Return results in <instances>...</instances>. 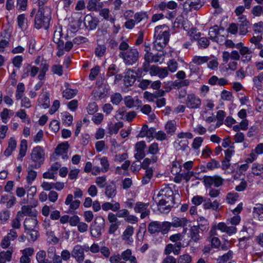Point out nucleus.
Listing matches in <instances>:
<instances>
[{
	"label": "nucleus",
	"mask_w": 263,
	"mask_h": 263,
	"mask_svg": "<svg viewBox=\"0 0 263 263\" xmlns=\"http://www.w3.org/2000/svg\"><path fill=\"white\" fill-rule=\"evenodd\" d=\"M153 199L157 202L159 211L162 213H167L176 203L174 200V192L170 187L165 186L161 188Z\"/></svg>",
	"instance_id": "obj_1"
},
{
	"label": "nucleus",
	"mask_w": 263,
	"mask_h": 263,
	"mask_svg": "<svg viewBox=\"0 0 263 263\" xmlns=\"http://www.w3.org/2000/svg\"><path fill=\"white\" fill-rule=\"evenodd\" d=\"M170 37V28L167 26L163 25L156 27L153 49L156 51H163V49L168 43Z\"/></svg>",
	"instance_id": "obj_2"
},
{
	"label": "nucleus",
	"mask_w": 263,
	"mask_h": 263,
	"mask_svg": "<svg viewBox=\"0 0 263 263\" xmlns=\"http://www.w3.org/2000/svg\"><path fill=\"white\" fill-rule=\"evenodd\" d=\"M51 9L48 7L40 8L35 18V27L36 29H47L51 18Z\"/></svg>",
	"instance_id": "obj_3"
},
{
	"label": "nucleus",
	"mask_w": 263,
	"mask_h": 263,
	"mask_svg": "<svg viewBox=\"0 0 263 263\" xmlns=\"http://www.w3.org/2000/svg\"><path fill=\"white\" fill-rule=\"evenodd\" d=\"M119 57L122 58L126 66L136 64L139 59V52L135 48H130L126 51H120Z\"/></svg>",
	"instance_id": "obj_4"
},
{
	"label": "nucleus",
	"mask_w": 263,
	"mask_h": 263,
	"mask_svg": "<svg viewBox=\"0 0 263 263\" xmlns=\"http://www.w3.org/2000/svg\"><path fill=\"white\" fill-rule=\"evenodd\" d=\"M171 228V222L157 221L150 222L148 226V231L152 234L161 232L163 234L167 233Z\"/></svg>",
	"instance_id": "obj_5"
},
{
	"label": "nucleus",
	"mask_w": 263,
	"mask_h": 263,
	"mask_svg": "<svg viewBox=\"0 0 263 263\" xmlns=\"http://www.w3.org/2000/svg\"><path fill=\"white\" fill-rule=\"evenodd\" d=\"M63 36L62 34V28L59 27L57 28L54 31L53 36V41L57 43L59 48H63L66 51H69L73 47V44L71 42H67L65 44L62 40Z\"/></svg>",
	"instance_id": "obj_6"
},
{
	"label": "nucleus",
	"mask_w": 263,
	"mask_h": 263,
	"mask_svg": "<svg viewBox=\"0 0 263 263\" xmlns=\"http://www.w3.org/2000/svg\"><path fill=\"white\" fill-rule=\"evenodd\" d=\"M31 159L35 163L34 167H39L44 162L45 159V153L44 150L40 146L34 147L31 153Z\"/></svg>",
	"instance_id": "obj_7"
},
{
	"label": "nucleus",
	"mask_w": 263,
	"mask_h": 263,
	"mask_svg": "<svg viewBox=\"0 0 263 263\" xmlns=\"http://www.w3.org/2000/svg\"><path fill=\"white\" fill-rule=\"evenodd\" d=\"M157 51L156 53H153L152 52L145 53L144 55V60L152 63L158 62L161 63L164 60L166 52L161 50Z\"/></svg>",
	"instance_id": "obj_8"
},
{
	"label": "nucleus",
	"mask_w": 263,
	"mask_h": 263,
	"mask_svg": "<svg viewBox=\"0 0 263 263\" xmlns=\"http://www.w3.org/2000/svg\"><path fill=\"white\" fill-rule=\"evenodd\" d=\"M146 148V144L144 141L137 142L135 145L134 157L138 161L143 159L146 155L145 149Z\"/></svg>",
	"instance_id": "obj_9"
},
{
	"label": "nucleus",
	"mask_w": 263,
	"mask_h": 263,
	"mask_svg": "<svg viewBox=\"0 0 263 263\" xmlns=\"http://www.w3.org/2000/svg\"><path fill=\"white\" fill-rule=\"evenodd\" d=\"M149 203L137 202L134 207V211L136 213H140V218L143 219L150 214V210L148 209Z\"/></svg>",
	"instance_id": "obj_10"
},
{
	"label": "nucleus",
	"mask_w": 263,
	"mask_h": 263,
	"mask_svg": "<svg viewBox=\"0 0 263 263\" xmlns=\"http://www.w3.org/2000/svg\"><path fill=\"white\" fill-rule=\"evenodd\" d=\"M201 104V99L195 95L189 94L186 100L187 107L190 109H197L200 108Z\"/></svg>",
	"instance_id": "obj_11"
},
{
	"label": "nucleus",
	"mask_w": 263,
	"mask_h": 263,
	"mask_svg": "<svg viewBox=\"0 0 263 263\" xmlns=\"http://www.w3.org/2000/svg\"><path fill=\"white\" fill-rule=\"evenodd\" d=\"M204 183L206 187H211L212 185L219 187L223 184V179L219 176H207L204 178Z\"/></svg>",
	"instance_id": "obj_12"
},
{
	"label": "nucleus",
	"mask_w": 263,
	"mask_h": 263,
	"mask_svg": "<svg viewBox=\"0 0 263 263\" xmlns=\"http://www.w3.org/2000/svg\"><path fill=\"white\" fill-rule=\"evenodd\" d=\"M190 221L186 218H178L175 217L172 219V222L171 223V227L177 228L183 227V231L182 234H185L187 230V224Z\"/></svg>",
	"instance_id": "obj_13"
},
{
	"label": "nucleus",
	"mask_w": 263,
	"mask_h": 263,
	"mask_svg": "<svg viewBox=\"0 0 263 263\" xmlns=\"http://www.w3.org/2000/svg\"><path fill=\"white\" fill-rule=\"evenodd\" d=\"M69 147V145L67 142L59 144L55 150V154L58 157H61L62 159H66L68 158L67 153Z\"/></svg>",
	"instance_id": "obj_14"
},
{
	"label": "nucleus",
	"mask_w": 263,
	"mask_h": 263,
	"mask_svg": "<svg viewBox=\"0 0 263 263\" xmlns=\"http://www.w3.org/2000/svg\"><path fill=\"white\" fill-rule=\"evenodd\" d=\"M71 255L77 261L82 262L84 259V249L81 246L77 245L73 248Z\"/></svg>",
	"instance_id": "obj_15"
},
{
	"label": "nucleus",
	"mask_w": 263,
	"mask_h": 263,
	"mask_svg": "<svg viewBox=\"0 0 263 263\" xmlns=\"http://www.w3.org/2000/svg\"><path fill=\"white\" fill-rule=\"evenodd\" d=\"M183 6L184 10L190 11L199 9L202 5L200 0H187Z\"/></svg>",
	"instance_id": "obj_16"
},
{
	"label": "nucleus",
	"mask_w": 263,
	"mask_h": 263,
	"mask_svg": "<svg viewBox=\"0 0 263 263\" xmlns=\"http://www.w3.org/2000/svg\"><path fill=\"white\" fill-rule=\"evenodd\" d=\"M124 104L126 107L131 108L135 107H139L142 105V102L137 98L134 100L131 96H126L124 99Z\"/></svg>",
	"instance_id": "obj_17"
},
{
	"label": "nucleus",
	"mask_w": 263,
	"mask_h": 263,
	"mask_svg": "<svg viewBox=\"0 0 263 263\" xmlns=\"http://www.w3.org/2000/svg\"><path fill=\"white\" fill-rule=\"evenodd\" d=\"M65 204L69 206L70 210L77 209L80 205V201L78 200H73V196L72 194H68L65 200Z\"/></svg>",
	"instance_id": "obj_18"
},
{
	"label": "nucleus",
	"mask_w": 263,
	"mask_h": 263,
	"mask_svg": "<svg viewBox=\"0 0 263 263\" xmlns=\"http://www.w3.org/2000/svg\"><path fill=\"white\" fill-rule=\"evenodd\" d=\"M37 224L36 216H32L26 218L24 221L25 231L34 229Z\"/></svg>",
	"instance_id": "obj_19"
},
{
	"label": "nucleus",
	"mask_w": 263,
	"mask_h": 263,
	"mask_svg": "<svg viewBox=\"0 0 263 263\" xmlns=\"http://www.w3.org/2000/svg\"><path fill=\"white\" fill-rule=\"evenodd\" d=\"M18 217H23L24 215H28V217L37 215V211L29 206H23L21 211L18 213Z\"/></svg>",
	"instance_id": "obj_20"
},
{
	"label": "nucleus",
	"mask_w": 263,
	"mask_h": 263,
	"mask_svg": "<svg viewBox=\"0 0 263 263\" xmlns=\"http://www.w3.org/2000/svg\"><path fill=\"white\" fill-rule=\"evenodd\" d=\"M16 140L14 137H11L8 140V147L4 152L5 156L7 157L10 156L16 149Z\"/></svg>",
	"instance_id": "obj_21"
},
{
	"label": "nucleus",
	"mask_w": 263,
	"mask_h": 263,
	"mask_svg": "<svg viewBox=\"0 0 263 263\" xmlns=\"http://www.w3.org/2000/svg\"><path fill=\"white\" fill-rule=\"evenodd\" d=\"M38 105L44 108H47L49 105V95L47 92H43L38 99Z\"/></svg>",
	"instance_id": "obj_22"
},
{
	"label": "nucleus",
	"mask_w": 263,
	"mask_h": 263,
	"mask_svg": "<svg viewBox=\"0 0 263 263\" xmlns=\"http://www.w3.org/2000/svg\"><path fill=\"white\" fill-rule=\"evenodd\" d=\"M190 234L191 239L189 242L192 240L196 242H198L200 237L199 227L197 226L192 227L190 229Z\"/></svg>",
	"instance_id": "obj_23"
},
{
	"label": "nucleus",
	"mask_w": 263,
	"mask_h": 263,
	"mask_svg": "<svg viewBox=\"0 0 263 263\" xmlns=\"http://www.w3.org/2000/svg\"><path fill=\"white\" fill-rule=\"evenodd\" d=\"M253 215L254 218L263 221V206L261 204H257L253 208Z\"/></svg>",
	"instance_id": "obj_24"
},
{
	"label": "nucleus",
	"mask_w": 263,
	"mask_h": 263,
	"mask_svg": "<svg viewBox=\"0 0 263 263\" xmlns=\"http://www.w3.org/2000/svg\"><path fill=\"white\" fill-rule=\"evenodd\" d=\"M13 114L14 112L13 110L7 108L3 109L0 114L2 122L4 123H7Z\"/></svg>",
	"instance_id": "obj_25"
},
{
	"label": "nucleus",
	"mask_w": 263,
	"mask_h": 263,
	"mask_svg": "<svg viewBox=\"0 0 263 263\" xmlns=\"http://www.w3.org/2000/svg\"><path fill=\"white\" fill-rule=\"evenodd\" d=\"M159 144L156 142H153L147 147L146 155H152V156L158 157L157 155L159 152Z\"/></svg>",
	"instance_id": "obj_26"
},
{
	"label": "nucleus",
	"mask_w": 263,
	"mask_h": 263,
	"mask_svg": "<svg viewBox=\"0 0 263 263\" xmlns=\"http://www.w3.org/2000/svg\"><path fill=\"white\" fill-rule=\"evenodd\" d=\"M153 176V169L149 167L147 170H145V174L143 176L141 183L143 185L147 184L151 181Z\"/></svg>",
	"instance_id": "obj_27"
},
{
	"label": "nucleus",
	"mask_w": 263,
	"mask_h": 263,
	"mask_svg": "<svg viewBox=\"0 0 263 263\" xmlns=\"http://www.w3.org/2000/svg\"><path fill=\"white\" fill-rule=\"evenodd\" d=\"M13 251L8 250L0 252V263H6L11 261Z\"/></svg>",
	"instance_id": "obj_28"
},
{
	"label": "nucleus",
	"mask_w": 263,
	"mask_h": 263,
	"mask_svg": "<svg viewBox=\"0 0 263 263\" xmlns=\"http://www.w3.org/2000/svg\"><path fill=\"white\" fill-rule=\"evenodd\" d=\"M128 39L122 35L118 37V42L120 43L119 48L121 51H126L129 49V45L127 43Z\"/></svg>",
	"instance_id": "obj_29"
},
{
	"label": "nucleus",
	"mask_w": 263,
	"mask_h": 263,
	"mask_svg": "<svg viewBox=\"0 0 263 263\" xmlns=\"http://www.w3.org/2000/svg\"><path fill=\"white\" fill-rule=\"evenodd\" d=\"M134 234V228L133 226H128L122 234V239L125 240H128L130 242H133V239L130 240V238Z\"/></svg>",
	"instance_id": "obj_30"
},
{
	"label": "nucleus",
	"mask_w": 263,
	"mask_h": 263,
	"mask_svg": "<svg viewBox=\"0 0 263 263\" xmlns=\"http://www.w3.org/2000/svg\"><path fill=\"white\" fill-rule=\"evenodd\" d=\"M61 116L63 124L65 126H69L72 124L73 117L69 113L64 112L61 114Z\"/></svg>",
	"instance_id": "obj_31"
},
{
	"label": "nucleus",
	"mask_w": 263,
	"mask_h": 263,
	"mask_svg": "<svg viewBox=\"0 0 263 263\" xmlns=\"http://www.w3.org/2000/svg\"><path fill=\"white\" fill-rule=\"evenodd\" d=\"M27 149V141L25 139L21 140L20 145L19 158L22 159L26 155Z\"/></svg>",
	"instance_id": "obj_32"
},
{
	"label": "nucleus",
	"mask_w": 263,
	"mask_h": 263,
	"mask_svg": "<svg viewBox=\"0 0 263 263\" xmlns=\"http://www.w3.org/2000/svg\"><path fill=\"white\" fill-rule=\"evenodd\" d=\"M158 159V157H155V156H152L150 158H145L143 162H142L141 164V167L144 170H147L150 167H149V165L152 163H156Z\"/></svg>",
	"instance_id": "obj_33"
},
{
	"label": "nucleus",
	"mask_w": 263,
	"mask_h": 263,
	"mask_svg": "<svg viewBox=\"0 0 263 263\" xmlns=\"http://www.w3.org/2000/svg\"><path fill=\"white\" fill-rule=\"evenodd\" d=\"M131 256H132V251L127 249L123 251L121 255L119 254H116V261L121 259L127 261L130 258Z\"/></svg>",
	"instance_id": "obj_34"
},
{
	"label": "nucleus",
	"mask_w": 263,
	"mask_h": 263,
	"mask_svg": "<svg viewBox=\"0 0 263 263\" xmlns=\"http://www.w3.org/2000/svg\"><path fill=\"white\" fill-rule=\"evenodd\" d=\"M16 116L20 118L24 122L28 124L31 123V120L24 109H21L18 110L16 112Z\"/></svg>",
	"instance_id": "obj_35"
},
{
	"label": "nucleus",
	"mask_w": 263,
	"mask_h": 263,
	"mask_svg": "<svg viewBox=\"0 0 263 263\" xmlns=\"http://www.w3.org/2000/svg\"><path fill=\"white\" fill-rule=\"evenodd\" d=\"M252 172L256 176L263 175V164L254 163L252 164Z\"/></svg>",
	"instance_id": "obj_36"
},
{
	"label": "nucleus",
	"mask_w": 263,
	"mask_h": 263,
	"mask_svg": "<svg viewBox=\"0 0 263 263\" xmlns=\"http://www.w3.org/2000/svg\"><path fill=\"white\" fill-rule=\"evenodd\" d=\"M219 34V30L216 26L210 28L209 31V38L214 41L218 42L219 37L218 34Z\"/></svg>",
	"instance_id": "obj_37"
},
{
	"label": "nucleus",
	"mask_w": 263,
	"mask_h": 263,
	"mask_svg": "<svg viewBox=\"0 0 263 263\" xmlns=\"http://www.w3.org/2000/svg\"><path fill=\"white\" fill-rule=\"evenodd\" d=\"M46 254L45 251L41 250L39 251L36 256V260L39 263H51L46 258Z\"/></svg>",
	"instance_id": "obj_38"
},
{
	"label": "nucleus",
	"mask_w": 263,
	"mask_h": 263,
	"mask_svg": "<svg viewBox=\"0 0 263 263\" xmlns=\"http://www.w3.org/2000/svg\"><path fill=\"white\" fill-rule=\"evenodd\" d=\"M25 232L27 235L28 240L30 242H34L39 237L38 232L34 229L25 231Z\"/></svg>",
	"instance_id": "obj_39"
},
{
	"label": "nucleus",
	"mask_w": 263,
	"mask_h": 263,
	"mask_svg": "<svg viewBox=\"0 0 263 263\" xmlns=\"http://www.w3.org/2000/svg\"><path fill=\"white\" fill-rule=\"evenodd\" d=\"M136 76L130 73H127L124 77L123 81L125 85L132 86L136 81Z\"/></svg>",
	"instance_id": "obj_40"
},
{
	"label": "nucleus",
	"mask_w": 263,
	"mask_h": 263,
	"mask_svg": "<svg viewBox=\"0 0 263 263\" xmlns=\"http://www.w3.org/2000/svg\"><path fill=\"white\" fill-rule=\"evenodd\" d=\"M25 91V85L23 83H19L17 86V89L15 92V98L16 100L21 99L24 95Z\"/></svg>",
	"instance_id": "obj_41"
},
{
	"label": "nucleus",
	"mask_w": 263,
	"mask_h": 263,
	"mask_svg": "<svg viewBox=\"0 0 263 263\" xmlns=\"http://www.w3.org/2000/svg\"><path fill=\"white\" fill-rule=\"evenodd\" d=\"M77 91L71 88H66L63 92V97L66 99H70L73 98L77 94Z\"/></svg>",
	"instance_id": "obj_42"
},
{
	"label": "nucleus",
	"mask_w": 263,
	"mask_h": 263,
	"mask_svg": "<svg viewBox=\"0 0 263 263\" xmlns=\"http://www.w3.org/2000/svg\"><path fill=\"white\" fill-rule=\"evenodd\" d=\"M108 219L110 223L109 232L114 233L115 232V215L112 213H109L108 216Z\"/></svg>",
	"instance_id": "obj_43"
},
{
	"label": "nucleus",
	"mask_w": 263,
	"mask_h": 263,
	"mask_svg": "<svg viewBox=\"0 0 263 263\" xmlns=\"http://www.w3.org/2000/svg\"><path fill=\"white\" fill-rule=\"evenodd\" d=\"M165 128L168 134L174 133L176 129L175 122L174 121H168L165 125Z\"/></svg>",
	"instance_id": "obj_44"
},
{
	"label": "nucleus",
	"mask_w": 263,
	"mask_h": 263,
	"mask_svg": "<svg viewBox=\"0 0 263 263\" xmlns=\"http://www.w3.org/2000/svg\"><path fill=\"white\" fill-rule=\"evenodd\" d=\"M220 165L219 162L214 159H212L206 164V168L209 170H213L215 168L220 167Z\"/></svg>",
	"instance_id": "obj_45"
},
{
	"label": "nucleus",
	"mask_w": 263,
	"mask_h": 263,
	"mask_svg": "<svg viewBox=\"0 0 263 263\" xmlns=\"http://www.w3.org/2000/svg\"><path fill=\"white\" fill-rule=\"evenodd\" d=\"M130 165V161L129 160H126L122 165L121 166L116 167V173H121V168L123 170V174L126 175L127 172V168Z\"/></svg>",
	"instance_id": "obj_46"
},
{
	"label": "nucleus",
	"mask_w": 263,
	"mask_h": 263,
	"mask_svg": "<svg viewBox=\"0 0 263 263\" xmlns=\"http://www.w3.org/2000/svg\"><path fill=\"white\" fill-rule=\"evenodd\" d=\"M17 24L19 27L22 29L24 30L26 28L27 22L26 18L23 14H21L17 17Z\"/></svg>",
	"instance_id": "obj_47"
},
{
	"label": "nucleus",
	"mask_w": 263,
	"mask_h": 263,
	"mask_svg": "<svg viewBox=\"0 0 263 263\" xmlns=\"http://www.w3.org/2000/svg\"><path fill=\"white\" fill-rule=\"evenodd\" d=\"M239 197L237 193H229L227 196V201L230 204H234Z\"/></svg>",
	"instance_id": "obj_48"
},
{
	"label": "nucleus",
	"mask_w": 263,
	"mask_h": 263,
	"mask_svg": "<svg viewBox=\"0 0 263 263\" xmlns=\"http://www.w3.org/2000/svg\"><path fill=\"white\" fill-rule=\"evenodd\" d=\"M209 58L208 57H199L196 56L194 57L192 61L194 63L197 64L198 65H201L208 61Z\"/></svg>",
	"instance_id": "obj_49"
},
{
	"label": "nucleus",
	"mask_w": 263,
	"mask_h": 263,
	"mask_svg": "<svg viewBox=\"0 0 263 263\" xmlns=\"http://www.w3.org/2000/svg\"><path fill=\"white\" fill-rule=\"evenodd\" d=\"M249 22H245L242 24L240 23L239 24L240 34L241 35L246 34L248 32V28L249 27Z\"/></svg>",
	"instance_id": "obj_50"
},
{
	"label": "nucleus",
	"mask_w": 263,
	"mask_h": 263,
	"mask_svg": "<svg viewBox=\"0 0 263 263\" xmlns=\"http://www.w3.org/2000/svg\"><path fill=\"white\" fill-rule=\"evenodd\" d=\"M203 138L200 137H196L192 144V148L195 149H198L201 146L203 142Z\"/></svg>",
	"instance_id": "obj_51"
},
{
	"label": "nucleus",
	"mask_w": 263,
	"mask_h": 263,
	"mask_svg": "<svg viewBox=\"0 0 263 263\" xmlns=\"http://www.w3.org/2000/svg\"><path fill=\"white\" fill-rule=\"evenodd\" d=\"M36 177V172L32 170H29L28 171V174L26 177V179L29 183H32Z\"/></svg>",
	"instance_id": "obj_52"
},
{
	"label": "nucleus",
	"mask_w": 263,
	"mask_h": 263,
	"mask_svg": "<svg viewBox=\"0 0 263 263\" xmlns=\"http://www.w3.org/2000/svg\"><path fill=\"white\" fill-rule=\"evenodd\" d=\"M240 221V217L238 215H235L233 217L227 219L228 224H231L234 226L237 225Z\"/></svg>",
	"instance_id": "obj_53"
},
{
	"label": "nucleus",
	"mask_w": 263,
	"mask_h": 263,
	"mask_svg": "<svg viewBox=\"0 0 263 263\" xmlns=\"http://www.w3.org/2000/svg\"><path fill=\"white\" fill-rule=\"evenodd\" d=\"M167 68L171 72L176 71L178 68V63L176 61L172 60L167 64Z\"/></svg>",
	"instance_id": "obj_54"
},
{
	"label": "nucleus",
	"mask_w": 263,
	"mask_h": 263,
	"mask_svg": "<svg viewBox=\"0 0 263 263\" xmlns=\"http://www.w3.org/2000/svg\"><path fill=\"white\" fill-rule=\"evenodd\" d=\"M192 261V258L189 254H184L181 255L178 260V263H190Z\"/></svg>",
	"instance_id": "obj_55"
},
{
	"label": "nucleus",
	"mask_w": 263,
	"mask_h": 263,
	"mask_svg": "<svg viewBox=\"0 0 263 263\" xmlns=\"http://www.w3.org/2000/svg\"><path fill=\"white\" fill-rule=\"evenodd\" d=\"M50 128L53 132L56 133L60 129V123L58 120H53L50 124Z\"/></svg>",
	"instance_id": "obj_56"
},
{
	"label": "nucleus",
	"mask_w": 263,
	"mask_h": 263,
	"mask_svg": "<svg viewBox=\"0 0 263 263\" xmlns=\"http://www.w3.org/2000/svg\"><path fill=\"white\" fill-rule=\"evenodd\" d=\"M145 137H148V126L146 124H144L140 133L137 136V138H144Z\"/></svg>",
	"instance_id": "obj_57"
},
{
	"label": "nucleus",
	"mask_w": 263,
	"mask_h": 263,
	"mask_svg": "<svg viewBox=\"0 0 263 263\" xmlns=\"http://www.w3.org/2000/svg\"><path fill=\"white\" fill-rule=\"evenodd\" d=\"M173 246H174V254L175 255H178L180 253L181 247H185L184 243H182L180 241L175 242V243L173 245Z\"/></svg>",
	"instance_id": "obj_58"
},
{
	"label": "nucleus",
	"mask_w": 263,
	"mask_h": 263,
	"mask_svg": "<svg viewBox=\"0 0 263 263\" xmlns=\"http://www.w3.org/2000/svg\"><path fill=\"white\" fill-rule=\"evenodd\" d=\"M21 106L26 108H29L31 107V102L27 97H23L21 100Z\"/></svg>",
	"instance_id": "obj_59"
},
{
	"label": "nucleus",
	"mask_w": 263,
	"mask_h": 263,
	"mask_svg": "<svg viewBox=\"0 0 263 263\" xmlns=\"http://www.w3.org/2000/svg\"><path fill=\"white\" fill-rule=\"evenodd\" d=\"M221 97L224 100L231 101L233 98V96L231 92L223 90L221 92Z\"/></svg>",
	"instance_id": "obj_60"
},
{
	"label": "nucleus",
	"mask_w": 263,
	"mask_h": 263,
	"mask_svg": "<svg viewBox=\"0 0 263 263\" xmlns=\"http://www.w3.org/2000/svg\"><path fill=\"white\" fill-rule=\"evenodd\" d=\"M107 146L105 145L104 141H100L96 143V148L99 152L107 149Z\"/></svg>",
	"instance_id": "obj_61"
},
{
	"label": "nucleus",
	"mask_w": 263,
	"mask_h": 263,
	"mask_svg": "<svg viewBox=\"0 0 263 263\" xmlns=\"http://www.w3.org/2000/svg\"><path fill=\"white\" fill-rule=\"evenodd\" d=\"M144 17H147L146 12H137L134 15L135 21L137 23L140 22Z\"/></svg>",
	"instance_id": "obj_62"
},
{
	"label": "nucleus",
	"mask_w": 263,
	"mask_h": 263,
	"mask_svg": "<svg viewBox=\"0 0 263 263\" xmlns=\"http://www.w3.org/2000/svg\"><path fill=\"white\" fill-rule=\"evenodd\" d=\"M151 83L152 81L150 80L143 79L140 82L138 86L142 89L145 90L148 87Z\"/></svg>",
	"instance_id": "obj_63"
},
{
	"label": "nucleus",
	"mask_w": 263,
	"mask_h": 263,
	"mask_svg": "<svg viewBox=\"0 0 263 263\" xmlns=\"http://www.w3.org/2000/svg\"><path fill=\"white\" fill-rule=\"evenodd\" d=\"M253 30L256 33H261L263 31V22H259L255 23L253 25Z\"/></svg>",
	"instance_id": "obj_64"
}]
</instances>
